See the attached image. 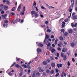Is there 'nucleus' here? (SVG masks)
Returning <instances> with one entry per match:
<instances>
[{
    "label": "nucleus",
    "mask_w": 77,
    "mask_h": 77,
    "mask_svg": "<svg viewBox=\"0 0 77 77\" xmlns=\"http://www.w3.org/2000/svg\"><path fill=\"white\" fill-rule=\"evenodd\" d=\"M38 69L40 72H43V71H44V70L43 69H41V67H39L38 68Z\"/></svg>",
    "instance_id": "nucleus-12"
},
{
    "label": "nucleus",
    "mask_w": 77,
    "mask_h": 77,
    "mask_svg": "<svg viewBox=\"0 0 77 77\" xmlns=\"http://www.w3.org/2000/svg\"><path fill=\"white\" fill-rule=\"evenodd\" d=\"M23 75V72H21L20 73L19 76V77H21V76H22Z\"/></svg>",
    "instance_id": "nucleus-23"
},
{
    "label": "nucleus",
    "mask_w": 77,
    "mask_h": 77,
    "mask_svg": "<svg viewBox=\"0 0 77 77\" xmlns=\"http://www.w3.org/2000/svg\"><path fill=\"white\" fill-rule=\"evenodd\" d=\"M70 1L71 2V3H72V8H73V7H74V0H70Z\"/></svg>",
    "instance_id": "nucleus-9"
},
{
    "label": "nucleus",
    "mask_w": 77,
    "mask_h": 77,
    "mask_svg": "<svg viewBox=\"0 0 77 77\" xmlns=\"http://www.w3.org/2000/svg\"><path fill=\"white\" fill-rule=\"evenodd\" d=\"M59 70L57 69H56V72H58Z\"/></svg>",
    "instance_id": "nucleus-64"
},
{
    "label": "nucleus",
    "mask_w": 77,
    "mask_h": 77,
    "mask_svg": "<svg viewBox=\"0 0 77 77\" xmlns=\"http://www.w3.org/2000/svg\"><path fill=\"white\" fill-rule=\"evenodd\" d=\"M8 74L9 75H12V73L11 72H8Z\"/></svg>",
    "instance_id": "nucleus-40"
},
{
    "label": "nucleus",
    "mask_w": 77,
    "mask_h": 77,
    "mask_svg": "<svg viewBox=\"0 0 77 77\" xmlns=\"http://www.w3.org/2000/svg\"><path fill=\"white\" fill-rule=\"evenodd\" d=\"M62 66V64H60V65L59 64V63H58L57 64V67H58V68H60V67L61 68Z\"/></svg>",
    "instance_id": "nucleus-13"
},
{
    "label": "nucleus",
    "mask_w": 77,
    "mask_h": 77,
    "mask_svg": "<svg viewBox=\"0 0 77 77\" xmlns=\"http://www.w3.org/2000/svg\"><path fill=\"white\" fill-rule=\"evenodd\" d=\"M65 22H66V23H67V22H68V19H66L64 20Z\"/></svg>",
    "instance_id": "nucleus-54"
},
{
    "label": "nucleus",
    "mask_w": 77,
    "mask_h": 77,
    "mask_svg": "<svg viewBox=\"0 0 77 77\" xmlns=\"http://www.w3.org/2000/svg\"><path fill=\"white\" fill-rule=\"evenodd\" d=\"M38 17H39L38 14H35V18H37Z\"/></svg>",
    "instance_id": "nucleus-33"
},
{
    "label": "nucleus",
    "mask_w": 77,
    "mask_h": 77,
    "mask_svg": "<svg viewBox=\"0 0 77 77\" xmlns=\"http://www.w3.org/2000/svg\"><path fill=\"white\" fill-rule=\"evenodd\" d=\"M16 59H17V62H18V61L20 60V58H17V57H16Z\"/></svg>",
    "instance_id": "nucleus-63"
},
{
    "label": "nucleus",
    "mask_w": 77,
    "mask_h": 77,
    "mask_svg": "<svg viewBox=\"0 0 77 77\" xmlns=\"http://www.w3.org/2000/svg\"><path fill=\"white\" fill-rule=\"evenodd\" d=\"M15 66H16L17 67H19L20 66V65L16 64L15 65Z\"/></svg>",
    "instance_id": "nucleus-58"
},
{
    "label": "nucleus",
    "mask_w": 77,
    "mask_h": 77,
    "mask_svg": "<svg viewBox=\"0 0 77 77\" xmlns=\"http://www.w3.org/2000/svg\"><path fill=\"white\" fill-rule=\"evenodd\" d=\"M46 73H47L48 74V73H49L50 72V70H49V69H47L46 71Z\"/></svg>",
    "instance_id": "nucleus-30"
},
{
    "label": "nucleus",
    "mask_w": 77,
    "mask_h": 77,
    "mask_svg": "<svg viewBox=\"0 0 77 77\" xmlns=\"http://www.w3.org/2000/svg\"><path fill=\"white\" fill-rule=\"evenodd\" d=\"M69 33H72L73 32L72 30V29H70L69 30Z\"/></svg>",
    "instance_id": "nucleus-19"
},
{
    "label": "nucleus",
    "mask_w": 77,
    "mask_h": 77,
    "mask_svg": "<svg viewBox=\"0 0 77 77\" xmlns=\"http://www.w3.org/2000/svg\"><path fill=\"white\" fill-rule=\"evenodd\" d=\"M61 31L62 33H64V32H65V29H62L61 30Z\"/></svg>",
    "instance_id": "nucleus-36"
},
{
    "label": "nucleus",
    "mask_w": 77,
    "mask_h": 77,
    "mask_svg": "<svg viewBox=\"0 0 77 77\" xmlns=\"http://www.w3.org/2000/svg\"><path fill=\"white\" fill-rule=\"evenodd\" d=\"M33 6L34 7H35V6L36 7V2H35V1L34 2V3Z\"/></svg>",
    "instance_id": "nucleus-16"
},
{
    "label": "nucleus",
    "mask_w": 77,
    "mask_h": 77,
    "mask_svg": "<svg viewBox=\"0 0 77 77\" xmlns=\"http://www.w3.org/2000/svg\"><path fill=\"white\" fill-rule=\"evenodd\" d=\"M7 15H8L7 14H5L4 15H3V19H6V16H7Z\"/></svg>",
    "instance_id": "nucleus-8"
},
{
    "label": "nucleus",
    "mask_w": 77,
    "mask_h": 77,
    "mask_svg": "<svg viewBox=\"0 0 77 77\" xmlns=\"http://www.w3.org/2000/svg\"><path fill=\"white\" fill-rule=\"evenodd\" d=\"M30 72V69H29L28 71V74H29Z\"/></svg>",
    "instance_id": "nucleus-60"
},
{
    "label": "nucleus",
    "mask_w": 77,
    "mask_h": 77,
    "mask_svg": "<svg viewBox=\"0 0 77 77\" xmlns=\"http://www.w3.org/2000/svg\"><path fill=\"white\" fill-rule=\"evenodd\" d=\"M37 51L38 53H41L42 51L41 49H40V48H38L37 49Z\"/></svg>",
    "instance_id": "nucleus-11"
},
{
    "label": "nucleus",
    "mask_w": 77,
    "mask_h": 77,
    "mask_svg": "<svg viewBox=\"0 0 77 77\" xmlns=\"http://www.w3.org/2000/svg\"><path fill=\"white\" fill-rule=\"evenodd\" d=\"M57 57H59V53H57Z\"/></svg>",
    "instance_id": "nucleus-56"
},
{
    "label": "nucleus",
    "mask_w": 77,
    "mask_h": 77,
    "mask_svg": "<svg viewBox=\"0 0 77 77\" xmlns=\"http://www.w3.org/2000/svg\"><path fill=\"white\" fill-rule=\"evenodd\" d=\"M75 46V44L74 43H72L71 44V46L72 47H74Z\"/></svg>",
    "instance_id": "nucleus-20"
},
{
    "label": "nucleus",
    "mask_w": 77,
    "mask_h": 77,
    "mask_svg": "<svg viewBox=\"0 0 77 77\" xmlns=\"http://www.w3.org/2000/svg\"><path fill=\"white\" fill-rule=\"evenodd\" d=\"M6 2L7 4H8V5H10V2H9V1L7 0Z\"/></svg>",
    "instance_id": "nucleus-43"
},
{
    "label": "nucleus",
    "mask_w": 77,
    "mask_h": 77,
    "mask_svg": "<svg viewBox=\"0 0 77 77\" xmlns=\"http://www.w3.org/2000/svg\"><path fill=\"white\" fill-rule=\"evenodd\" d=\"M36 75L38 76L37 77H39L40 76H41V73L39 72H37L36 74Z\"/></svg>",
    "instance_id": "nucleus-15"
},
{
    "label": "nucleus",
    "mask_w": 77,
    "mask_h": 77,
    "mask_svg": "<svg viewBox=\"0 0 77 77\" xmlns=\"http://www.w3.org/2000/svg\"><path fill=\"white\" fill-rule=\"evenodd\" d=\"M47 32H48L49 33H50V32H51V30L49 29H48L47 30Z\"/></svg>",
    "instance_id": "nucleus-41"
},
{
    "label": "nucleus",
    "mask_w": 77,
    "mask_h": 77,
    "mask_svg": "<svg viewBox=\"0 0 77 77\" xmlns=\"http://www.w3.org/2000/svg\"><path fill=\"white\" fill-rule=\"evenodd\" d=\"M57 41H58V39L56 38L55 41V45H57Z\"/></svg>",
    "instance_id": "nucleus-18"
},
{
    "label": "nucleus",
    "mask_w": 77,
    "mask_h": 77,
    "mask_svg": "<svg viewBox=\"0 0 77 77\" xmlns=\"http://www.w3.org/2000/svg\"><path fill=\"white\" fill-rule=\"evenodd\" d=\"M51 66L52 67H54L55 66V63H52Z\"/></svg>",
    "instance_id": "nucleus-32"
},
{
    "label": "nucleus",
    "mask_w": 77,
    "mask_h": 77,
    "mask_svg": "<svg viewBox=\"0 0 77 77\" xmlns=\"http://www.w3.org/2000/svg\"><path fill=\"white\" fill-rule=\"evenodd\" d=\"M46 39L47 38V39H48V38H49V36L48 35H46Z\"/></svg>",
    "instance_id": "nucleus-45"
},
{
    "label": "nucleus",
    "mask_w": 77,
    "mask_h": 77,
    "mask_svg": "<svg viewBox=\"0 0 77 77\" xmlns=\"http://www.w3.org/2000/svg\"><path fill=\"white\" fill-rule=\"evenodd\" d=\"M4 23H8V20H5L4 21Z\"/></svg>",
    "instance_id": "nucleus-38"
},
{
    "label": "nucleus",
    "mask_w": 77,
    "mask_h": 77,
    "mask_svg": "<svg viewBox=\"0 0 77 77\" xmlns=\"http://www.w3.org/2000/svg\"><path fill=\"white\" fill-rule=\"evenodd\" d=\"M4 13H5V11H4L3 10H2L1 12V14H4Z\"/></svg>",
    "instance_id": "nucleus-44"
},
{
    "label": "nucleus",
    "mask_w": 77,
    "mask_h": 77,
    "mask_svg": "<svg viewBox=\"0 0 77 77\" xmlns=\"http://www.w3.org/2000/svg\"><path fill=\"white\" fill-rule=\"evenodd\" d=\"M15 7H13V8L11 9L12 11H15Z\"/></svg>",
    "instance_id": "nucleus-34"
},
{
    "label": "nucleus",
    "mask_w": 77,
    "mask_h": 77,
    "mask_svg": "<svg viewBox=\"0 0 77 77\" xmlns=\"http://www.w3.org/2000/svg\"><path fill=\"white\" fill-rule=\"evenodd\" d=\"M41 8L42 9H46V8H45L44 7V6H42L41 7Z\"/></svg>",
    "instance_id": "nucleus-48"
},
{
    "label": "nucleus",
    "mask_w": 77,
    "mask_h": 77,
    "mask_svg": "<svg viewBox=\"0 0 77 77\" xmlns=\"http://www.w3.org/2000/svg\"><path fill=\"white\" fill-rule=\"evenodd\" d=\"M43 65H46L47 64V63L46 61H45L43 62Z\"/></svg>",
    "instance_id": "nucleus-22"
},
{
    "label": "nucleus",
    "mask_w": 77,
    "mask_h": 77,
    "mask_svg": "<svg viewBox=\"0 0 77 77\" xmlns=\"http://www.w3.org/2000/svg\"><path fill=\"white\" fill-rule=\"evenodd\" d=\"M57 50H58V51H60V50H61V48H60V47H58L57 48Z\"/></svg>",
    "instance_id": "nucleus-53"
},
{
    "label": "nucleus",
    "mask_w": 77,
    "mask_h": 77,
    "mask_svg": "<svg viewBox=\"0 0 77 77\" xmlns=\"http://www.w3.org/2000/svg\"><path fill=\"white\" fill-rule=\"evenodd\" d=\"M34 8H35L36 9V11H38V8H37V7H34Z\"/></svg>",
    "instance_id": "nucleus-42"
},
{
    "label": "nucleus",
    "mask_w": 77,
    "mask_h": 77,
    "mask_svg": "<svg viewBox=\"0 0 77 77\" xmlns=\"http://www.w3.org/2000/svg\"><path fill=\"white\" fill-rule=\"evenodd\" d=\"M8 9V7L7 6L5 5L4 6V9L5 10H7Z\"/></svg>",
    "instance_id": "nucleus-17"
},
{
    "label": "nucleus",
    "mask_w": 77,
    "mask_h": 77,
    "mask_svg": "<svg viewBox=\"0 0 77 77\" xmlns=\"http://www.w3.org/2000/svg\"><path fill=\"white\" fill-rule=\"evenodd\" d=\"M46 42H47V39H46V38H45L44 40V44H46Z\"/></svg>",
    "instance_id": "nucleus-35"
},
{
    "label": "nucleus",
    "mask_w": 77,
    "mask_h": 77,
    "mask_svg": "<svg viewBox=\"0 0 77 77\" xmlns=\"http://www.w3.org/2000/svg\"><path fill=\"white\" fill-rule=\"evenodd\" d=\"M14 20H13L11 22V23H13V24H15V23H17V22H18V19H16V20L14 21V22H13L14 21Z\"/></svg>",
    "instance_id": "nucleus-4"
},
{
    "label": "nucleus",
    "mask_w": 77,
    "mask_h": 77,
    "mask_svg": "<svg viewBox=\"0 0 77 77\" xmlns=\"http://www.w3.org/2000/svg\"><path fill=\"white\" fill-rule=\"evenodd\" d=\"M72 8H69V12H72Z\"/></svg>",
    "instance_id": "nucleus-25"
},
{
    "label": "nucleus",
    "mask_w": 77,
    "mask_h": 77,
    "mask_svg": "<svg viewBox=\"0 0 77 77\" xmlns=\"http://www.w3.org/2000/svg\"><path fill=\"white\" fill-rule=\"evenodd\" d=\"M14 20H13L11 22V23H13V24H15V23H17V22H18V19H16V20L14 21V22H13L14 21Z\"/></svg>",
    "instance_id": "nucleus-5"
},
{
    "label": "nucleus",
    "mask_w": 77,
    "mask_h": 77,
    "mask_svg": "<svg viewBox=\"0 0 77 77\" xmlns=\"http://www.w3.org/2000/svg\"><path fill=\"white\" fill-rule=\"evenodd\" d=\"M36 76V72L35 71L33 72L32 76V77H35Z\"/></svg>",
    "instance_id": "nucleus-10"
},
{
    "label": "nucleus",
    "mask_w": 77,
    "mask_h": 77,
    "mask_svg": "<svg viewBox=\"0 0 77 77\" xmlns=\"http://www.w3.org/2000/svg\"><path fill=\"white\" fill-rule=\"evenodd\" d=\"M21 4H20L19 5V7H18V8H17V11H18V12H20V10H21Z\"/></svg>",
    "instance_id": "nucleus-3"
},
{
    "label": "nucleus",
    "mask_w": 77,
    "mask_h": 77,
    "mask_svg": "<svg viewBox=\"0 0 77 77\" xmlns=\"http://www.w3.org/2000/svg\"><path fill=\"white\" fill-rule=\"evenodd\" d=\"M31 14L32 15H35L36 14V12L35 11H32L31 12Z\"/></svg>",
    "instance_id": "nucleus-21"
},
{
    "label": "nucleus",
    "mask_w": 77,
    "mask_h": 77,
    "mask_svg": "<svg viewBox=\"0 0 77 77\" xmlns=\"http://www.w3.org/2000/svg\"><path fill=\"white\" fill-rule=\"evenodd\" d=\"M67 51V49L66 48H63L62 49V52H64V53H65V52H66Z\"/></svg>",
    "instance_id": "nucleus-7"
},
{
    "label": "nucleus",
    "mask_w": 77,
    "mask_h": 77,
    "mask_svg": "<svg viewBox=\"0 0 77 77\" xmlns=\"http://www.w3.org/2000/svg\"><path fill=\"white\" fill-rule=\"evenodd\" d=\"M50 58L51 60H54V58L52 56L50 57Z\"/></svg>",
    "instance_id": "nucleus-49"
},
{
    "label": "nucleus",
    "mask_w": 77,
    "mask_h": 77,
    "mask_svg": "<svg viewBox=\"0 0 77 77\" xmlns=\"http://www.w3.org/2000/svg\"><path fill=\"white\" fill-rule=\"evenodd\" d=\"M47 49H48L51 51V49H52V47H48L47 48Z\"/></svg>",
    "instance_id": "nucleus-24"
},
{
    "label": "nucleus",
    "mask_w": 77,
    "mask_h": 77,
    "mask_svg": "<svg viewBox=\"0 0 77 77\" xmlns=\"http://www.w3.org/2000/svg\"><path fill=\"white\" fill-rule=\"evenodd\" d=\"M54 70H51L50 72V73L51 74H54Z\"/></svg>",
    "instance_id": "nucleus-29"
},
{
    "label": "nucleus",
    "mask_w": 77,
    "mask_h": 77,
    "mask_svg": "<svg viewBox=\"0 0 77 77\" xmlns=\"http://www.w3.org/2000/svg\"><path fill=\"white\" fill-rule=\"evenodd\" d=\"M55 51L56 52V50L55 49H53L51 50V53H53Z\"/></svg>",
    "instance_id": "nucleus-28"
},
{
    "label": "nucleus",
    "mask_w": 77,
    "mask_h": 77,
    "mask_svg": "<svg viewBox=\"0 0 77 77\" xmlns=\"http://www.w3.org/2000/svg\"><path fill=\"white\" fill-rule=\"evenodd\" d=\"M51 38H54V36L53 35H51Z\"/></svg>",
    "instance_id": "nucleus-59"
},
{
    "label": "nucleus",
    "mask_w": 77,
    "mask_h": 77,
    "mask_svg": "<svg viewBox=\"0 0 77 77\" xmlns=\"http://www.w3.org/2000/svg\"><path fill=\"white\" fill-rule=\"evenodd\" d=\"M71 25L72 27H74V25L73 23H72L71 24Z\"/></svg>",
    "instance_id": "nucleus-52"
},
{
    "label": "nucleus",
    "mask_w": 77,
    "mask_h": 77,
    "mask_svg": "<svg viewBox=\"0 0 77 77\" xmlns=\"http://www.w3.org/2000/svg\"><path fill=\"white\" fill-rule=\"evenodd\" d=\"M20 15H24V12L23 11H21V12L20 13Z\"/></svg>",
    "instance_id": "nucleus-27"
},
{
    "label": "nucleus",
    "mask_w": 77,
    "mask_h": 77,
    "mask_svg": "<svg viewBox=\"0 0 77 77\" xmlns=\"http://www.w3.org/2000/svg\"><path fill=\"white\" fill-rule=\"evenodd\" d=\"M28 68L29 69H32V67H30V66H29L28 67Z\"/></svg>",
    "instance_id": "nucleus-61"
},
{
    "label": "nucleus",
    "mask_w": 77,
    "mask_h": 77,
    "mask_svg": "<svg viewBox=\"0 0 77 77\" xmlns=\"http://www.w3.org/2000/svg\"><path fill=\"white\" fill-rule=\"evenodd\" d=\"M16 63H14L11 66V67H12L13 66H14V65Z\"/></svg>",
    "instance_id": "nucleus-47"
},
{
    "label": "nucleus",
    "mask_w": 77,
    "mask_h": 77,
    "mask_svg": "<svg viewBox=\"0 0 77 77\" xmlns=\"http://www.w3.org/2000/svg\"><path fill=\"white\" fill-rule=\"evenodd\" d=\"M60 39L61 41H63V38L62 36L60 37Z\"/></svg>",
    "instance_id": "nucleus-31"
},
{
    "label": "nucleus",
    "mask_w": 77,
    "mask_h": 77,
    "mask_svg": "<svg viewBox=\"0 0 77 77\" xmlns=\"http://www.w3.org/2000/svg\"><path fill=\"white\" fill-rule=\"evenodd\" d=\"M14 20H13L11 22V23H13V24H15V23H17V22H18V19H16V20L14 21V22H13L14 21Z\"/></svg>",
    "instance_id": "nucleus-6"
},
{
    "label": "nucleus",
    "mask_w": 77,
    "mask_h": 77,
    "mask_svg": "<svg viewBox=\"0 0 77 77\" xmlns=\"http://www.w3.org/2000/svg\"><path fill=\"white\" fill-rule=\"evenodd\" d=\"M39 47H43V45L42 44L40 43L39 45H38Z\"/></svg>",
    "instance_id": "nucleus-26"
},
{
    "label": "nucleus",
    "mask_w": 77,
    "mask_h": 77,
    "mask_svg": "<svg viewBox=\"0 0 77 77\" xmlns=\"http://www.w3.org/2000/svg\"><path fill=\"white\" fill-rule=\"evenodd\" d=\"M23 66L24 67V68H27V66L25 64L23 65Z\"/></svg>",
    "instance_id": "nucleus-51"
},
{
    "label": "nucleus",
    "mask_w": 77,
    "mask_h": 77,
    "mask_svg": "<svg viewBox=\"0 0 77 77\" xmlns=\"http://www.w3.org/2000/svg\"><path fill=\"white\" fill-rule=\"evenodd\" d=\"M25 9H26V8L24 6L23 7V11L24 12L25 11Z\"/></svg>",
    "instance_id": "nucleus-50"
},
{
    "label": "nucleus",
    "mask_w": 77,
    "mask_h": 77,
    "mask_svg": "<svg viewBox=\"0 0 77 77\" xmlns=\"http://www.w3.org/2000/svg\"><path fill=\"white\" fill-rule=\"evenodd\" d=\"M61 45H63L62 42H59L58 44V47H62V46Z\"/></svg>",
    "instance_id": "nucleus-2"
},
{
    "label": "nucleus",
    "mask_w": 77,
    "mask_h": 77,
    "mask_svg": "<svg viewBox=\"0 0 77 77\" xmlns=\"http://www.w3.org/2000/svg\"><path fill=\"white\" fill-rule=\"evenodd\" d=\"M67 65L68 66H69L71 64H70V63L69 62V61H68V64Z\"/></svg>",
    "instance_id": "nucleus-55"
},
{
    "label": "nucleus",
    "mask_w": 77,
    "mask_h": 77,
    "mask_svg": "<svg viewBox=\"0 0 77 77\" xmlns=\"http://www.w3.org/2000/svg\"><path fill=\"white\" fill-rule=\"evenodd\" d=\"M72 17L73 18V19L74 20H77V17L76 16H74Z\"/></svg>",
    "instance_id": "nucleus-14"
},
{
    "label": "nucleus",
    "mask_w": 77,
    "mask_h": 77,
    "mask_svg": "<svg viewBox=\"0 0 77 77\" xmlns=\"http://www.w3.org/2000/svg\"><path fill=\"white\" fill-rule=\"evenodd\" d=\"M59 73H58L56 74L55 77H58V76H59Z\"/></svg>",
    "instance_id": "nucleus-46"
},
{
    "label": "nucleus",
    "mask_w": 77,
    "mask_h": 77,
    "mask_svg": "<svg viewBox=\"0 0 77 77\" xmlns=\"http://www.w3.org/2000/svg\"><path fill=\"white\" fill-rule=\"evenodd\" d=\"M77 26V23H76L75 25H74V27H75Z\"/></svg>",
    "instance_id": "nucleus-57"
},
{
    "label": "nucleus",
    "mask_w": 77,
    "mask_h": 77,
    "mask_svg": "<svg viewBox=\"0 0 77 77\" xmlns=\"http://www.w3.org/2000/svg\"><path fill=\"white\" fill-rule=\"evenodd\" d=\"M75 12L73 13L72 15V17H74V15H75Z\"/></svg>",
    "instance_id": "nucleus-37"
},
{
    "label": "nucleus",
    "mask_w": 77,
    "mask_h": 77,
    "mask_svg": "<svg viewBox=\"0 0 77 77\" xmlns=\"http://www.w3.org/2000/svg\"><path fill=\"white\" fill-rule=\"evenodd\" d=\"M61 55L62 57H64L63 59V60H66V55H64V53L63 52H61Z\"/></svg>",
    "instance_id": "nucleus-1"
},
{
    "label": "nucleus",
    "mask_w": 77,
    "mask_h": 77,
    "mask_svg": "<svg viewBox=\"0 0 77 77\" xmlns=\"http://www.w3.org/2000/svg\"><path fill=\"white\" fill-rule=\"evenodd\" d=\"M68 33L67 32H65L64 33V35L65 36H68Z\"/></svg>",
    "instance_id": "nucleus-39"
},
{
    "label": "nucleus",
    "mask_w": 77,
    "mask_h": 77,
    "mask_svg": "<svg viewBox=\"0 0 77 77\" xmlns=\"http://www.w3.org/2000/svg\"><path fill=\"white\" fill-rule=\"evenodd\" d=\"M75 10L76 12H77V7H75Z\"/></svg>",
    "instance_id": "nucleus-62"
}]
</instances>
